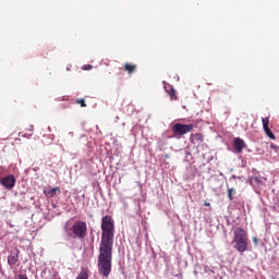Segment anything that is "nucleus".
Returning <instances> with one entry per match:
<instances>
[{"instance_id":"1","label":"nucleus","mask_w":279,"mask_h":279,"mask_svg":"<svg viewBox=\"0 0 279 279\" xmlns=\"http://www.w3.org/2000/svg\"><path fill=\"white\" fill-rule=\"evenodd\" d=\"M101 230L98 274L104 278H109L112 272V250L114 247V219L111 216L102 217Z\"/></svg>"},{"instance_id":"2","label":"nucleus","mask_w":279,"mask_h":279,"mask_svg":"<svg viewBox=\"0 0 279 279\" xmlns=\"http://www.w3.org/2000/svg\"><path fill=\"white\" fill-rule=\"evenodd\" d=\"M247 231L243 228H236L234 231V238H233V243H235V250L239 251L241 254L243 252L247 251Z\"/></svg>"},{"instance_id":"3","label":"nucleus","mask_w":279,"mask_h":279,"mask_svg":"<svg viewBox=\"0 0 279 279\" xmlns=\"http://www.w3.org/2000/svg\"><path fill=\"white\" fill-rule=\"evenodd\" d=\"M88 227L85 221H76L71 228L70 232L73 233V239H80L81 241L86 239V232Z\"/></svg>"},{"instance_id":"4","label":"nucleus","mask_w":279,"mask_h":279,"mask_svg":"<svg viewBox=\"0 0 279 279\" xmlns=\"http://www.w3.org/2000/svg\"><path fill=\"white\" fill-rule=\"evenodd\" d=\"M194 129L195 125L193 124L177 123L172 125V134L174 138H181V136H184V134H189V132H191Z\"/></svg>"},{"instance_id":"5","label":"nucleus","mask_w":279,"mask_h":279,"mask_svg":"<svg viewBox=\"0 0 279 279\" xmlns=\"http://www.w3.org/2000/svg\"><path fill=\"white\" fill-rule=\"evenodd\" d=\"M0 184H2L8 191H12V189L16 186V178L14 174L5 175L0 180Z\"/></svg>"},{"instance_id":"6","label":"nucleus","mask_w":279,"mask_h":279,"mask_svg":"<svg viewBox=\"0 0 279 279\" xmlns=\"http://www.w3.org/2000/svg\"><path fill=\"white\" fill-rule=\"evenodd\" d=\"M262 123L264 132L268 136V138H270L271 141H276V135H274L271 129H269V118H262Z\"/></svg>"},{"instance_id":"7","label":"nucleus","mask_w":279,"mask_h":279,"mask_svg":"<svg viewBox=\"0 0 279 279\" xmlns=\"http://www.w3.org/2000/svg\"><path fill=\"white\" fill-rule=\"evenodd\" d=\"M233 147L238 154H242L243 149H245L247 145L241 137H235L233 141Z\"/></svg>"},{"instance_id":"8","label":"nucleus","mask_w":279,"mask_h":279,"mask_svg":"<svg viewBox=\"0 0 279 279\" xmlns=\"http://www.w3.org/2000/svg\"><path fill=\"white\" fill-rule=\"evenodd\" d=\"M190 143H192V145H202V143H204V135L202 133H192Z\"/></svg>"},{"instance_id":"9","label":"nucleus","mask_w":279,"mask_h":279,"mask_svg":"<svg viewBox=\"0 0 279 279\" xmlns=\"http://www.w3.org/2000/svg\"><path fill=\"white\" fill-rule=\"evenodd\" d=\"M166 93H168L171 101H175L178 99V95L175 94V89L171 87L170 85L167 87L165 86Z\"/></svg>"},{"instance_id":"10","label":"nucleus","mask_w":279,"mask_h":279,"mask_svg":"<svg viewBox=\"0 0 279 279\" xmlns=\"http://www.w3.org/2000/svg\"><path fill=\"white\" fill-rule=\"evenodd\" d=\"M8 263L11 267H13V265H16V263H19V252L16 253H11L8 256Z\"/></svg>"},{"instance_id":"11","label":"nucleus","mask_w":279,"mask_h":279,"mask_svg":"<svg viewBox=\"0 0 279 279\" xmlns=\"http://www.w3.org/2000/svg\"><path fill=\"white\" fill-rule=\"evenodd\" d=\"M137 65L133 63H124V71L129 75H132V73H136Z\"/></svg>"},{"instance_id":"12","label":"nucleus","mask_w":279,"mask_h":279,"mask_svg":"<svg viewBox=\"0 0 279 279\" xmlns=\"http://www.w3.org/2000/svg\"><path fill=\"white\" fill-rule=\"evenodd\" d=\"M61 191H60V187H52V189H50V190H44V194L46 195V197H49V198H51V197H56V193H60Z\"/></svg>"},{"instance_id":"13","label":"nucleus","mask_w":279,"mask_h":279,"mask_svg":"<svg viewBox=\"0 0 279 279\" xmlns=\"http://www.w3.org/2000/svg\"><path fill=\"white\" fill-rule=\"evenodd\" d=\"M76 279H88V269L83 268Z\"/></svg>"},{"instance_id":"14","label":"nucleus","mask_w":279,"mask_h":279,"mask_svg":"<svg viewBox=\"0 0 279 279\" xmlns=\"http://www.w3.org/2000/svg\"><path fill=\"white\" fill-rule=\"evenodd\" d=\"M235 194H236V191L234 190V187L228 189V197H229L230 202H232L234 199Z\"/></svg>"},{"instance_id":"15","label":"nucleus","mask_w":279,"mask_h":279,"mask_svg":"<svg viewBox=\"0 0 279 279\" xmlns=\"http://www.w3.org/2000/svg\"><path fill=\"white\" fill-rule=\"evenodd\" d=\"M76 104H78L81 108H86V100H84V98L76 99Z\"/></svg>"},{"instance_id":"16","label":"nucleus","mask_w":279,"mask_h":279,"mask_svg":"<svg viewBox=\"0 0 279 279\" xmlns=\"http://www.w3.org/2000/svg\"><path fill=\"white\" fill-rule=\"evenodd\" d=\"M90 69H93V65L90 64H86L83 66V71H90Z\"/></svg>"},{"instance_id":"17","label":"nucleus","mask_w":279,"mask_h":279,"mask_svg":"<svg viewBox=\"0 0 279 279\" xmlns=\"http://www.w3.org/2000/svg\"><path fill=\"white\" fill-rule=\"evenodd\" d=\"M15 279H27V275L20 274Z\"/></svg>"},{"instance_id":"18","label":"nucleus","mask_w":279,"mask_h":279,"mask_svg":"<svg viewBox=\"0 0 279 279\" xmlns=\"http://www.w3.org/2000/svg\"><path fill=\"white\" fill-rule=\"evenodd\" d=\"M255 245H258V238H253Z\"/></svg>"},{"instance_id":"19","label":"nucleus","mask_w":279,"mask_h":279,"mask_svg":"<svg viewBox=\"0 0 279 279\" xmlns=\"http://www.w3.org/2000/svg\"><path fill=\"white\" fill-rule=\"evenodd\" d=\"M204 206H207V207H208V206H210V203L205 202V203H204Z\"/></svg>"}]
</instances>
